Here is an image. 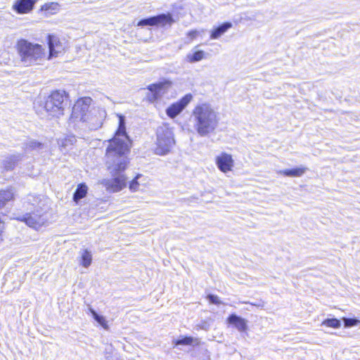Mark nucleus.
Returning a JSON list of instances; mask_svg holds the SVG:
<instances>
[{
	"label": "nucleus",
	"mask_w": 360,
	"mask_h": 360,
	"mask_svg": "<svg viewBox=\"0 0 360 360\" xmlns=\"http://www.w3.org/2000/svg\"><path fill=\"white\" fill-rule=\"evenodd\" d=\"M86 193L87 186L84 184H79L73 195L74 201L77 202L80 199L85 197Z\"/></svg>",
	"instance_id": "4be33fe9"
},
{
	"label": "nucleus",
	"mask_w": 360,
	"mask_h": 360,
	"mask_svg": "<svg viewBox=\"0 0 360 360\" xmlns=\"http://www.w3.org/2000/svg\"><path fill=\"white\" fill-rule=\"evenodd\" d=\"M14 198V193L12 188L0 191V210L5 207L7 202Z\"/></svg>",
	"instance_id": "412c9836"
},
{
	"label": "nucleus",
	"mask_w": 360,
	"mask_h": 360,
	"mask_svg": "<svg viewBox=\"0 0 360 360\" xmlns=\"http://www.w3.org/2000/svg\"><path fill=\"white\" fill-rule=\"evenodd\" d=\"M232 27V23L229 22H226L222 23L221 25L214 27L212 30L210 31V39H217L221 37L225 32L228 31Z\"/></svg>",
	"instance_id": "f3484780"
},
{
	"label": "nucleus",
	"mask_w": 360,
	"mask_h": 360,
	"mask_svg": "<svg viewBox=\"0 0 360 360\" xmlns=\"http://www.w3.org/2000/svg\"><path fill=\"white\" fill-rule=\"evenodd\" d=\"M216 165L219 169L224 173L232 170L234 165V161L232 156L226 153H222L216 158Z\"/></svg>",
	"instance_id": "f8f14e48"
},
{
	"label": "nucleus",
	"mask_w": 360,
	"mask_h": 360,
	"mask_svg": "<svg viewBox=\"0 0 360 360\" xmlns=\"http://www.w3.org/2000/svg\"><path fill=\"white\" fill-rule=\"evenodd\" d=\"M194 342H198L197 339H193L191 337H184L181 339L176 340L174 342L176 346L183 345H192Z\"/></svg>",
	"instance_id": "a878e982"
},
{
	"label": "nucleus",
	"mask_w": 360,
	"mask_h": 360,
	"mask_svg": "<svg viewBox=\"0 0 360 360\" xmlns=\"http://www.w3.org/2000/svg\"><path fill=\"white\" fill-rule=\"evenodd\" d=\"M200 34V31L191 30L187 33V37L189 38L190 41H193Z\"/></svg>",
	"instance_id": "473e14b6"
},
{
	"label": "nucleus",
	"mask_w": 360,
	"mask_h": 360,
	"mask_svg": "<svg viewBox=\"0 0 360 360\" xmlns=\"http://www.w3.org/2000/svg\"><path fill=\"white\" fill-rule=\"evenodd\" d=\"M156 147L155 153L159 155L169 153L175 145L173 128L168 124H162L156 129Z\"/></svg>",
	"instance_id": "39448f33"
},
{
	"label": "nucleus",
	"mask_w": 360,
	"mask_h": 360,
	"mask_svg": "<svg viewBox=\"0 0 360 360\" xmlns=\"http://www.w3.org/2000/svg\"><path fill=\"white\" fill-rule=\"evenodd\" d=\"M207 298L210 301V302H211L212 304H221V301L219 300V297L217 295H208Z\"/></svg>",
	"instance_id": "2f4dec72"
},
{
	"label": "nucleus",
	"mask_w": 360,
	"mask_h": 360,
	"mask_svg": "<svg viewBox=\"0 0 360 360\" xmlns=\"http://www.w3.org/2000/svg\"><path fill=\"white\" fill-rule=\"evenodd\" d=\"M342 321L345 328L356 326L360 323V321L356 319L342 318Z\"/></svg>",
	"instance_id": "cd10ccee"
},
{
	"label": "nucleus",
	"mask_w": 360,
	"mask_h": 360,
	"mask_svg": "<svg viewBox=\"0 0 360 360\" xmlns=\"http://www.w3.org/2000/svg\"><path fill=\"white\" fill-rule=\"evenodd\" d=\"M191 118L194 130L202 137L214 134L220 120L219 112L212 105L207 103L195 105L192 110Z\"/></svg>",
	"instance_id": "f03ea898"
},
{
	"label": "nucleus",
	"mask_w": 360,
	"mask_h": 360,
	"mask_svg": "<svg viewBox=\"0 0 360 360\" xmlns=\"http://www.w3.org/2000/svg\"><path fill=\"white\" fill-rule=\"evenodd\" d=\"M92 99L90 97H84L79 99L72 108V112L70 120L76 121H89V108L91 104Z\"/></svg>",
	"instance_id": "0eeeda50"
},
{
	"label": "nucleus",
	"mask_w": 360,
	"mask_h": 360,
	"mask_svg": "<svg viewBox=\"0 0 360 360\" xmlns=\"http://www.w3.org/2000/svg\"><path fill=\"white\" fill-rule=\"evenodd\" d=\"M338 326H339V327L340 326V321H339Z\"/></svg>",
	"instance_id": "c9c22d12"
},
{
	"label": "nucleus",
	"mask_w": 360,
	"mask_h": 360,
	"mask_svg": "<svg viewBox=\"0 0 360 360\" xmlns=\"http://www.w3.org/2000/svg\"><path fill=\"white\" fill-rule=\"evenodd\" d=\"M197 46L186 55V60L190 63H197L205 58V53L201 50H195Z\"/></svg>",
	"instance_id": "6ab92c4d"
},
{
	"label": "nucleus",
	"mask_w": 360,
	"mask_h": 360,
	"mask_svg": "<svg viewBox=\"0 0 360 360\" xmlns=\"http://www.w3.org/2000/svg\"><path fill=\"white\" fill-rule=\"evenodd\" d=\"M5 229L4 222L0 219V243L4 240V231Z\"/></svg>",
	"instance_id": "72a5a7b5"
},
{
	"label": "nucleus",
	"mask_w": 360,
	"mask_h": 360,
	"mask_svg": "<svg viewBox=\"0 0 360 360\" xmlns=\"http://www.w3.org/2000/svg\"><path fill=\"white\" fill-rule=\"evenodd\" d=\"M42 143L37 142L36 141H30L27 143V148L30 149H37V148H41L42 147Z\"/></svg>",
	"instance_id": "7c9ffc66"
},
{
	"label": "nucleus",
	"mask_w": 360,
	"mask_h": 360,
	"mask_svg": "<svg viewBox=\"0 0 360 360\" xmlns=\"http://www.w3.org/2000/svg\"><path fill=\"white\" fill-rule=\"evenodd\" d=\"M22 160L20 154L12 155L6 157L2 162V167L6 171L13 170L19 161Z\"/></svg>",
	"instance_id": "a211bd4d"
},
{
	"label": "nucleus",
	"mask_w": 360,
	"mask_h": 360,
	"mask_svg": "<svg viewBox=\"0 0 360 360\" xmlns=\"http://www.w3.org/2000/svg\"><path fill=\"white\" fill-rule=\"evenodd\" d=\"M37 201V199L35 197L32 195L28 196L27 202L28 204H32L34 207V210L27 212L25 214L17 218L18 220L25 222L30 227L35 229L43 226L47 221V218L42 210L41 209H37L34 203L32 202Z\"/></svg>",
	"instance_id": "423d86ee"
},
{
	"label": "nucleus",
	"mask_w": 360,
	"mask_h": 360,
	"mask_svg": "<svg viewBox=\"0 0 360 360\" xmlns=\"http://www.w3.org/2000/svg\"><path fill=\"white\" fill-rule=\"evenodd\" d=\"M192 98L193 96L191 94H186L179 101L172 104L167 108V115L171 118H174L183 111V110L191 101Z\"/></svg>",
	"instance_id": "9d476101"
},
{
	"label": "nucleus",
	"mask_w": 360,
	"mask_h": 360,
	"mask_svg": "<svg viewBox=\"0 0 360 360\" xmlns=\"http://www.w3.org/2000/svg\"><path fill=\"white\" fill-rule=\"evenodd\" d=\"M76 142V138L73 135H68L58 140V144L63 148L72 146Z\"/></svg>",
	"instance_id": "5701e85b"
},
{
	"label": "nucleus",
	"mask_w": 360,
	"mask_h": 360,
	"mask_svg": "<svg viewBox=\"0 0 360 360\" xmlns=\"http://www.w3.org/2000/svg\"><path fill=\"white\" fill-rule=\"evenodd\" d=\"M16 48L20 60L25 66L40 64L45 58V49L38 44L20 39Z\"/></svg>",
	"instance_id": "7ed1b4c3"
},
{
	"label": "nucleus",
	"mask_w": 360,
	"mask_h": 360,
	"mask_svg": "<svg viewBox=\"0 0 360 360\" xmlns=\"http://www.w3.org/2000/svg\"><path fill=\"white\" fill-rule=\"evenodd\" d=\"M124 169H123L124 171ZM109 171H110L109 169ZM122 170L115 174L110 172L115 176L112 179H103L101 184L109 191L112 192H117L121 191L127 185V179L124 175L119 174Z\"/></svg>",
	"instance_id": "1a4fd4ad"
},
{
	"label": "nucleus",
	"mask_w": 360,
	"mask_h": 360,
	"mask_svg": "<svg viewBox=\"0 0 360 360\" xmlns=\"http://www.w3.org/2000/svg\"><path fill=\"white\" fill-rule=\"evenodd\" d=\"M228 322L232 324L240 332H245L248 329V321L236 314H231L228 318Z\"/></svg>",
	"instance_id": "dca6fc26"
},
{
	"label": "nucleus",
	"mask_w": 360,
	"mask_h": 360,
	"mask_svg": "<svg viewBox=\"0 0 360 360\" xmlns=\"http://www.w3.org/2000/svg\"><path fill=\"white\" fill-rule=\"evenodd\" d=\"M306 170V167H300L290 169L278 170L277 171V173L286 176L298 177L302 176L305 173Z\"/></svg>",
	"instance_id": "aec40b11"
},
{
	"label": "nucleus",
	"mask_w": 360,
	"mask_h": 360,
	"mask_svg": "<svg viewBox=\"0 0 360 360\" xmlns=\"http://www.w3.org/2000/svg\"><path fill=\"white\" fill-rule=\"evenodd\" d=\"M37 0H15L12 10L18 14L30 13L34 8Z\"/></svg>",
	"instance_id": "ddd939ff"
},
{
	"label": "nucleus",
	"mask_w": 360,
	"mask_h": 360,
	"mask_svg": "<svg viewBox=\"0 0 360 360\" xmlns=\"http://www.w3.org/2000/svg\"><path fill=\"white\" fill-rule=\"evenodd\" d=\"M171 86L172 82L169 80H165L163 82L148 86L147 89L152 93V97L150 100H157L162 94H165Z\"/></svg>",
	"instance_id": "9b49d317"
},
{
	"label": "nucleus",
	"mask_w": 360,
	"mask_h": 360,
	"mask_svg": "<svg viewBox=\"0 0 360 360\" xmlns=\"http://www.w3.org/2000/svg\"><path fill=\"white\" fill-rule=\"evenodd\" d=\"M322 325L328 327L336 328L338 327V319H328L323 321Z\"/></svg>",
	"instance_id": "c756f323"
},
{
	"label": "nucleus",
	"mask_w": 360,
	"mask_h": 360,
	"mask_svg": "<svg viewBox=\"0 0 360 360\" xmlns=\"http://www.w3.org/2000/svg\"><path fill=\"white\" fill-rule=\"evenodd\" d=\"M103 328L105 330L108 329V322L106 321L104 316H101L99 314H96V316L94 318Z\"/></svg>",
	"instance_id": "c85d7f7f"
},
{
	"label": "nucleus",
	"mask_w": 360,
	"mask_h": 360,
	"mask_svg": "<svg viewBox=\"0 0 360 360\" xmlns=\"http://www.w3.org/2000/svg\"><path fill=\"white\" fill-rule=\"evenodd\" d=\"M103 115L99 110H94L89 112V121H82L86 122L91 130H96L103 125Z\"/></svg>",
	"instance_id": "2eb2a0df"
},
{
	"label": "nucleus",
	"mask_w": 360,
	"mask_h": 360,
	"mask_svg": "<svg viewBox=\"0 0 360 360\" xmlns=\"http://www.w3.org/2000/svg\"><path fill=\"white\" fill-rule=\"evenodd\" d=\"M92 261V255L91 252L87 250H84L81 252V262L80 264L84 267H88L91 265Z\"/></svg>",
	"instance_id": "b1692460"
},
{
	"label": "nucleus",
	"mask_w": 360,
	"mask_h": 360,
	"mask_svg": "<svg viewBox=\"0 0 360 360\" xmlns=\"http://www.w3.org/2000/svg\"><path fill=\"white\" fill-rule=\"evenodd\" d=\"M89 311L91 312V314H92L94 318L96 316V314H98L96 313V311L94 309H93L92 308H89Z\"/></svg>",
	"instance_id": "f704fd0d"
},
{
	"label": "nucleus",
	"mask_w": 360,
	"mask_h": 360,
	"mask_svg": "<svg viewBox=\"0 0 360 360\" xmlns=\"http://www.w3.org/2000/svg\"><path fill=\"white\" fill-rule=\"evenodd\" d=\"M119 127L115 136L108 141L105 152V163L112 174L125 169L129 163V139L126 133L125 117L117 114Z\"/></svg>",
	"instance_id": "f257e3e1"
},
{
	"label": "nucleus",
	"mask_w": 360,
	"mask_h": 360,
	"mask_svg": "<svg viewBox=\"0 0 360 360\" xmlns=\"http://www.w3.org/2000/svg\"><path fill=\"white\" fill-rule=\"evenodd\" d=\"M174 22L172 15L169 13L160 14L153 17L143 19L138 22V26H171Z\"/></svg>",
	"instance_id": "6e6552de"
},
{
	"label": "nucleus",
	"mask_w": 360,
	"mask_h": 360,
	"mask_svg": "<svg viewBox=\"0 0 360 360\" xmlns=\"http://www.w3.org/2000/svg\"><path fill=\"white\" fill-rule=\"evenodd\" d=\"M142 176L141 174H138L135 179H134L129 184V189L132 192H135L139 190L140 184L139 179Z\"/></svg>",
	"instance_id": "bb28decb"
},
{
	"label": "nucleus",
	"mask_w": 360,
	"mask_h": 360,
	"mask_svg": "<svg viewBox=\"0 0 360 360\" xmlns=\"http://www.w3.org/2000/svg\"><path fill=\"white\" fill-rule=\"evenodd\" d=\"M67 105L68 94L64 90L53 91L41 103L48 115L57 118L64 115Z\"/></svg>",
	"instance_id": "20e7f679"
},
{
	"label": "nucleus",
	"mask_w": 360,
	"mask_h": 360,
	"mask_svg": "<svg viewBox=\"0 0 360 360\" xmlns=\"http://www.w3.org/2000/svg\"><path fill=\"white\" fill-rule=\"evenodd\" d=\"M41 9L45 11H50L51 14H53L59 10V4L56 2L45 4L41 6Z\"/></svg>",
	"instance_id": "393cba45"
},
{
	"label": "nucleus",
	"mask_w": 360,
	"mask_h": 360,
	"mask_svg": "<svg viewBox=\"0 0 360 360\" xmlns=\"http://www.w3.org/2000/svg\"><path fill=\"white\" fill-rule=\"evenodd\" d=\"M49 55L48 59L53 57H57L59 53H62L64 50V46L59 39L55 35H49Z\"/></svg>",
	"instance_id": "4468645a"
}]
</instances>
